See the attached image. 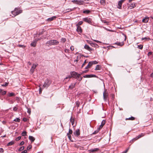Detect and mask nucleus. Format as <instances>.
Returning <instances> with one entry per match:
<instances>
[{"mask_svg": "<svg viewBox=\"0 0 153 153\" xmlns=\"http://www.w3.org/2000/svg\"><path fill=\"white\" fill-rule=\"evenodd\" d=\"M90 12V11L89 10H84L83 11V13H87V14H88V13H89Z\"/></svg>", "mask_w": 153, "mask_h": 153, "instance_id": "nucleus-34", "label": "nucleus"}, {"mask_svg": "<svg viewBox=\"0 0 153 153\" xmlns=\"http://www.w3.org/2000/svg\"><path fill=\"white\" fill-rule=\"evenodd\" d=\"M27 112L28 113L30 114V109H29V108H28V109H27Z\"/></svg>", "mask_w": 153, "mask_h": 153, "instance_id": "nucleus-60", "label": "nucleus"}, {"mask_svg": "<svg viewBox=\"0 0 153 153\" xmlns=\"http://www.w3.org/2000/svg\"><path fill=\"white\" fill-rule=\"evenodd\" d=\"M2 95H4L6 93V91H4L3 92H2Z\"/></svg>", "mask_w": 153, "mask_h": 153, "instance_id": "nucleus-52", "label": "nucleus"}, {"mask_svg": "<svg viewBox=\"0 0 153 153\" xmlns=\"http://www.w3.org/2000/svg\"><path fill=\"white\" fill-rule=\"evenodd\" d=\"M72 131L70 128L69 129V132L67 134H72Z\"/></svg>", "mask_w": 153, "mask_h": 153, "instance_id": "nucleus-38", "label": "nucleus"}, {"mask_svg": "<svg viewBox=\"0 0 153 153\" xmlns=\"http://www.w3.org/2000/svg\"><path fill=\"white\" fill-rule=\"evenodd\" d=\"M15 95V94L13 92L10 93L8 94V96L9 97L14 96Z\"/></svg>", "mask_w": 153, "mask_h": 153, "instance_id": "nucleus-25", "label": "nucleus"}, {"mask_svg": "<svg viewBox=\"0 0 153 153\" xmlns=\"http://www.w3.org/2000/svg\"><path fill=\"white\" fill-rule=\"evenodd\" d=\"M80 74H77V75L76 76V77L75 79H78L80 77Z\"/></svg>", "mask_w": 153, "mask_h": 153, "instance_id": "nucleus-40", "label": "nucleus"}, {"mask_svg": "<svg viewBox=\"0 0 153 153\" xmlns=\"http://www.w3.org/2000/svg\"><path fill=\"white\" fill-rule=\"evenodd\" d=\"M138 48L139 49H142L143 48V46L142 45H138Z\"/></svg>", "mask_w": 153, "mask_h": 153, "instance_id": "nucleus-36", "label": "nucleus"}, {"mask_svg": "<svg viewBox=\"0 0 153 153\" xmlns=\"http://www.w3.org/2000/svg\"><path fill=\"white\" fill-rule=\"evenodd\" d=\"M67 135L69 139L71 140V134H67Z\"/></svg>", "mask_w": 153, "mask_h": 153, "instance_id": "nucleus-45", "label": "nucleus"}, {"mask_svg": "<svg viewBox=\"0 0 153 153\" xmlns=\"http://www.w3.org/2000/svg\"><path fill=\"white\" fill-rule=\"evenodd\" d=\"M91 63L92 65H93L94 64H96L98 63V62L96 61H93L90 62Z\"/></svg>", "mask_w": 153, "mask_h": 153, "instance_id": "nucleus-31", "label": "nucleus"}, {"mask_svg": "<svg viewBox=\"0 0 153 153\" xmlns=\"http://www.w3.org/2000/svg\"><path fill=\"white\" fill-rule=\"evenodd\" d=\"M105 0H100V3L104 5L105 3Z\"/></svg>", "mask_w": 153, "mask_h": 153, "instance_id": "nucleus-28", "label": "nucleus"}, {"mask_svg": "<svg viewBox=\"0 0 153 153\" xmlns=\"http://www.w3.org/2000/svg\"><path fill=\"white\" fill-rule=\"evenodd\" d=\"M4 150L3 149L1 148H0V152H3Z\"/></svg>", "mask_w": 153, "mask_h": 153, "instance_id": "nucleus-58", "label": "nucleus"}, {"mask_svg": "<svg viewBox=\"0 0 153 153\" xmlns=\"http://www.w3.org/2000/svg\"><path fill=\"white\" fill-rule=\"evenodd\" d=\"M61 40H62V41L63 42H65L66 41V39L65 38H62Z\"/></svg>", "mask_w": 153, "mask_h": 153, "instance_id": "nucleus-51", "label": "nucleus"}, {"mask_svg": "<svg viewBox=\"0 0 153 153\" xmlns=\"http://www.w3.org/2000/svg\"><path fill=\"white\" fill-rule=\"evenodd\" d=\"M59 43V42L56 40H51L48 41L46 43L51 45H57Z\"/></svg>", "mask_w": 153, "mask_h": 153, "instance_id": "nucleus-2", "label": "nucleus"}, {"mask_svg": "<svg viewBox=\"0 0 153 153\" xmlns=\"http://www.w3.org/2000/svg\"><path fill=\"white\" fill-rule=\"evenodd\" d=\"M84 48L89 51H92V48H91L88 45H85L84 46Z\"/></svg>", "mask_w": 153, "mask_h": 153, "instance_id": "nucleus-16", "label": "nucleus"}, {"mask_svg": "<svg viewBox=\"0 0 153 153\" xmlns=\"http://www.w3.org/2000/svg\"><path fill=\"white\" fill-rule=\"evenodd\" d=\"M68 51H69L67 49H65V51L66 53L68 52Z\"/></svg>", "mask_w": 153, "mask_h": 153, "instance_id": "nucleus-63", "label": "nucleus"}, {"mask_svg": "<svg viewBox=\"0 0 153 153\" xmlns=\"http://www.w3.org/2000/svg\"><path fill=\"white\" fill-rule=\"evenodd\" d=\"M14 121L16 122H19L20 121V119L18 118H16L14 120Z\"/></svg>", "mask_w": 153, "mask_h": 153, "instance_id": "nucleus-33", "label": "nucleus"}, {"mask_svg": "<svg viewBox=\"0 0 153 153\" xmlns=\"http://www.w3.org/2000/svg\"><path fill=\"white\" fill-rule=\"evenodd\" d=\"M8 83L7 82H5L4 84H2L1 85L2 86H7Z\"/></svg>", "mask_w": 153, "mask_h": 153, "instance_id": "nucleus-42", "label": "nucleus"}, {"mask_svg": "<svg viewBox=\"0 0 153 153\" xmlns=\"http://www.w3.org/2000/svg\"><path fill=\"white\" fill-rule=\"evenodd\" d=\"M23 120L24 121V122H26L27 120V119L26 118H24L23 119Z\"/></svg>", "mask_w": 153, "mask_h": 153, "instance_id": "nucleus-54", "label": "nucleus"}, {"mask_svg": "<svg viewBox=\"0 0 153 153\" xmlns=\"http://www.w3.org/2000/svg\"><path fill=\"white\" fill-rule=\"evenodd\" d=\"M19 46L20 47H22V48H24V47H25V46H24V45H19Z\"/></svg>", "mask_w": 153, "mask_h": 153, "instance_id": "nucleus-59", "label": "nucleus"}, {"mask_svg": "<svg viewBox=\"0 0 153 153\" xmlns=\"http://www.w3.org/2000/svg\"><path fill=\"white\" fill-rule=\"evenodd\" d=\"M92 65L91 64V62H90L85 67V69H87L88 68H91V67L92 66Z\"/></svg>", "mask_w": 153, "mask_h": 153, "instance_id": "nucleus-23", "label": "nucleus"}, {"mask_svg": "<svg viewBox=\"0 0 153 153\" xmlns=\"http://www.w3.org/2000/svg\"><path fill=\"white\" fill-rule=\"evenodd\" d=\"M37 41V40L35 39L31 43L30 45L32 46L35 47L36 45V42Z\"/></svg>", "mask_w": 153, "mask_h": 153, "instance_id": "nucleus-14", "label": "nucleus"}, {"mask_svg": "<svg viewBox=\"0 0 153 153\" xmlns=\"http://www.w3.org/2000/svg\"><path fill=\"white\" fill-rule=\"evenodd\" d=\"M15 143L14 141H11L8 143L7 144V146H12Z\"/></svg>", "mask_w": 153, "mask_h": 153, "instance_id": "nucleus-21", "label": "nucleus"}, {"mask_svg": "<svg viewBox=\"0 0 153 153\" xmlns=\"http://www.w3.org/2000/svg\"><path fill=\"white\" fill-rule=\"evenodd\" d=\"M24 148V146H22L19 149V151H20L23 150Z\"/></svg>", "mask_w": 153, "mask_h": 153, "instance_id": "nucleus-41", "label": "nucleus"}, {"mask_svg": "<svg viewBox=\"0 0 153 153\" xmlns=\"http://www.w3.org/2000/svg\"><path fill=\"white\" fill-rule=\"evenodd\" d=\"M72 1L74 3L76 4L79 5H82L83 4V1L81 0L78 1L77 0H74Z\"/></svg>", "mask_w": 153, "mask_h": 153, "instance_id": "nucleus-7", "label": "nucleus"}, {"mask_svg": "<svg viewBox=\"0 0 153 153\" xmlns=\"http://www.w3.org/2000/svg\"><path fill=\"white\" fill-rule=\"evenodd\" d=\"M143 39H146V40H149L150 39L148 37H144V38H142V40H143Z\"/></svg>", "mask_w": 153, "mask_h": 153, "instance_id": "nucleus-43", "label": "nucleus"}, {"mask_svg": "<svg viewBox=\"0 0 153 153\" xmlns=\"http://www.w3.org/2000/svg\"><path fill=\"white\" fill-rule=\"evenodd\" d=\"M27 151L26 150H25L24 151L22 152L21 153H27Z\"/></svg>", "mask_w": 153, "mask_h": 153, "instance_id": "nucleus-57", "label": "nucleus"}, {"mask_svg": "<svg viewBox=\"0 0 153 153\" xmlns=\"http://www.w3.org/2000/svg\"><path fill=\"white\" fill-rule=\"evenodd\" d=\"M71 77H72V76L71 75V76H68L67 77H66L65 79H70Z\"/></svg>", "mask_w": 153, "mask_h": 153, "instance_id": "nucleus-46", "label": "nucleus"}, {"mask_svg": "<svg viewBox=\"0 0 153 153\" xmlns=\"http://www.w3.org/2000/svg\"><path fill=\"white\" fill-rule=\"evenodd\" d=\"M101 69V66L99 65H97L96 66V67L95 69V70H100Z\"/></svg>", "mask_w": 153, "mask_h": 153, "instance_id": "nucleus-22", "label": "nucleus"}, {"mask_svg": "<svg viewBox=\"0 0 153 153\" xmlns=\"http://www.w3.org/2000/svg\"><path fill=\"white\" fill-rule=\"evenodd\" d=\"M51 80L47 79L45 80L43 86L44 88H47L51 85Z\"/></svg>", "mask_w": 153, "mask_h": 153, "instance_id": "nucleus-3", "label": "nucleus"}, {"mask_svg": "<svg viewBox=\"0 0 153 153\" xmlns=\"http://www.w3.org/2000/svg\"><path fill=\"white\" fill-rule=\"evenodd\" d=\"M78 73L75 71L71 72L70 74L72 76V77L75 78L76 76L77 75Z\"/></svg>", "mask_w": 153, "mask_h": 153, "instance_id": "nucleus-10", "label": "nucleus"}, {"mask_svg": "<svg viewBox=\"0 0 153 153\" xmlns=\"http://www.w3.org/2000/svg\"><path fill=\"white\" fill-rule=\"evenodd\" d=\"M106 89H105V91L103 93V97L104 99L105 100L108 96V94L106 92Z\"/></svg>", "mask_w": 153, "mask_h": 153, "instance_id": "nucleus-8", "label": "nucleus"}, {"mask_svg": "<svg viewBox=\"0 0 153 153\" xmlns=\"http://www.w3.org/2000/svg\"><path fill=\"white\" fill-rule=\"evenodd\" d=\"M105 121L104 120H103L101 123V124L100 125L99 127V130L101 129L103 127V126H104V125L105 124Z\"/></svg>", "mask_w": 153, "mask_h": 153, "instance_id": "nucleus-13", "label": "nucleus"}, {"mask_svg": "<svg viewBox=\"0 0 153 153\" xmlns=\"http://www.w3.org/2000/svg\"><path fill=\"white\" fill-rule=\"evenodd\" d=\"M29 139L32 142H33L35 140V138L32 136H30L29 137Z\"/></svg>", "mask_w": 153, "mask_h": 153, "instance_id": "nucleus-20", "label": "nucleus"}, {"mask_svg": "<svg viewBox=\"0 0 153 153\" xmlns=\"http://www.w3.org/2000/svg\"><path fill=\"white\" fill-rule=\"evenodd\" d=\"M83 23V22L82 21H80L79 22L78 24L77 25H78L79 26L80 25H81Z\"/></svg>", "mask_w": 153, "mask_h": 153, "instance_id": "nucleus-48", "label": "nucleus"}, {"mask_svg": "<svg viewBox=\"0 0 153 153\" xmlns=\"http://www.w3.org/2000/svg\"><path fill=\"white\" fill-rule=\"evenodd\" d=\"M152 54V52H149V53L148 54V56H150V55H151Z\"/></svg>", "mask_w": 153, "mask_h": 153, "instance_id": "nucleus-62", "label": "nucleus"}, {"mask_svg": "<svg viewBox=\"0 0 153 153\" xmlns=\"http://www.w3.org/2000/svg\"><path fill=\"white\" fill-rule=\"evenodd\" d=\"M56 18V16H52L51 18H49L47 19V21H51L55 19Z\"/></svg>", "mask_w": 153, "mask_h": 153, "instance_id": "nucleus-19", "label": "nucleus"}, {"mask_svg": "<svg viewBox=\"0 0 153 153\" xmlns=\"http://www.w3.org/2000/svg\"><path fill=\"white\" fill-rule=\"evenodd\" d=\"M22 12V10H19V9L17 8H15L13 11H12L11 13L14 16H13V17L19 15Z\"/></svg>", "mask_w": 153, "mask_h": 153, "instance_id": "nucleus-1", "label": "nucleus"}, {"mask_svg": "<svg viewBox=\"0 0 153 153\" xmlns=\"http://www.w3.org/2000/svg\"><path fill=\"white\" fill-rule=\"evenodd\" d=\"M31 148V146H29L27 148V150L30 149Z\"/></svg>", "mask_w": 153, "mask_h": 153, "instance_id": "nucleus-56", "label": "nucleus"}, {"mask_svg": "<svg viewBox=\"0 0 153 153\" xmlns=\"http://www.w3.org/2000/svg\"><path fill=\"white\" fill-rule=\"evenodd\" d=\"M82 77H81L80 78H79L78 79V80L79 81H81L82 80Z\"/></svg>", "mask_w": 153, "mask_h": 153, "instance_id": "nucleus-64", "label": "nucleus"}, {"mask_svg": "<svg viewBox=\"0 0 153 153\" xmlns=\"http://www.w3.org/2000/svg\"><path fill=\"white\" fill-rule=\"evenodd\" d=\"M76 83L75 84H71L69 86V88L72 89H73L75 86Z\"/></svg>", "mask_w": 153, "mask_h": 153, "instance_id": "nucleus-24", "label": "nucleus"}, {"mask_svg": "<svg viewBox=\"0 0 153 153\" xmlns=\"http://www.w3.org/2000/svg\"><path fill=\"white\" fill-rule=\"evenodd\" d=\"M79 104L80 102L79 101H77L76 102V105L77 107L78 108L79 107Z\"/></svg>", "mask_w": 153, "mask_h": 153, "instance_id": "nucleus-35", "label": "nucleus"}, {"mask_svg": "<svg viewBox=\"0 0 153 153\" xmlns=\"http://www.w3.org/2000/svg\"><path fill=\"white\" fill-rule=\"evenodd\" d=\"M94 41H95V42H97V43H101V42L98 40H93Z\"/></svg>", "mask_w": 153, "mask_h": 153, "instance_id": "nucleus-61", "label": "nucleus"}, {"mask_svg": "<svg viewBox=\"0 0 153 153\" xmlns=\"http://www.w3.org/2000/svg\"><path fill=\"white\" fill-rule=\"evenodd\" d=\"M70 120L71 122V123L72 125H73L74 123V120L73 118H72V117H71Z\"/></svg>", "mask_w": 153, "mask_h": 153, "instance_id": "nucleus-26", "label": "nucleus"}, {"mask_svg": "<svg viewBox=\"0 0 153 153\" xmlns=\"http://www.w3.org/2000/svg\"><path fill=\"white\" fill-rule=\"evenodd\" d=\"M99 150V149L97 148H95L94 149H91L90 151L91 152H94V151H97Z\"/></svg>", "mask_w": 153, "mask_h": 153, "instance_id": "nucleus-29", "label": "nucleus"}, {"mask_svg": "<svg viewBox=\"0 0 153 153\" xmlns=\"http://www.w3.org/2000/svg\"><path fill=\"white\" fill-rule=\"evenodd\" d=\"M76 26L77 27L76 31L79 33H80L82 32V29L81 27L78 25H76Z\"/></svg>", "mask_w": 153, "mask_h": 153, "instance_id": "nucleus-11", "label": "nucleus"}, {"mask_svg": "<svg viewBox=\"0 0 153 153\" xmlns=\"http://www.w3.org/2000/svg\"><path fill=\"white\" fill-rule=\"evenodd\" d=\"M145 135V134L144 133H141L140 134H139L137 137H136L135 138H134L131 140L130 141V142H132L134 141H135L137 140L138 139L144 136Z\"/></svg>", "mask_w": 153, "mask_h": 153, "instance_id": "nucleus-4", "label": "nucleus"}, {"mask_svg": "<svg viewBox=\"0 0 153 153\" xmlns=\"http://www.w3.org/2000/svg\"><path fill=\"white\" fill-rule=\"evenodd\" d=\"M37 65L34 64H33L31 68L30 69V71L32 74L33 73L34 71V69L36 68Z\"/></svg>", "mask_w": 153, "mask_h": 153, "instance_id": "nucleus-9", "label": "nucleus"}, {"mask_svg": "<svg viewBox=\"0 0 153 153\" xmlns=\"http://www.w3.org/2000/svg\"><path fill=\"white\" fill-rule=\"evenodd\" d=\"M21 136H19V137H17L16 139V140L17 141H18L19 140L21 139Z\"/></svg>", "mask_w": 153, "mask_h": 153, "instance_id": "nucleus-44", "label": "nucleus"}, {"mask_svg": "<svg viewBox=\"0 0 153 153\" xmlns=\"http://www.w3.org/2000/svg\"><path fill=\"white\" fill-rule=\"evenodd\" d=\"M134 119H135V118L133 117H129L128 118H126V120H134Z\"/></svg>", "mask_w": 153, "mask_h": 153, "instance_id": "nucleus-27", "label": "nucleus"}, {"mask_svg": "<svg viewBox=\"0 0 153 153\" xmlns=\"http://www.w3.org/2000/svg\"><path fill=\"white\" fill-rule=\"evenodd\" d=\"M74 134L76 136H78L80 134V131L79 129H76L75 131L74 132Z\"/></svg>", "mask_w": 153, "mask_h": 153, "instance_id": "nucleus-15", "label": "nucleus"}, {"mask_svg": "<svg viewBox=\"0 0 153 153\" xmlns=\"http://www.w3.org/2000/svg\"><path fill=\"white\" fill-rule=\"evenodd\" d=\"M83 19V21L89 24L92 23V20L90 18L86 17L84 18Z\"/></svg>", "mask_w": 153, "mask_h": 153, "instance_id": "nucleus-5", "label": "nucleus"}, {"mask_svg": "<svg viewBox=\"0 0 153 153\" xmlns=\"http://www.w3.org/2000/svg\"><path fill=\"white\" fill-rule=\"evenodd\" d=\"M125 1V0H121L119 1L118 3L117 8L119 9H121L122 3Z\"/></svg>", "mask_w": 153, "mask_h": 153, "instance_id": "nucleus-6", "label": "nucleus"}, {"mask_svg": "<svg viewBox=\"0 0 153 153\" xmlns=\"http://www.w3.org/2000/svg\"><path fill=\"white\" fill-rule=\"evenodd\" d=\"M136 3H132L130 5L129 7L130 9H133L136 7Z\"/></svg>", "mask_w": 153, "mask_h": 153, "instance_id": "nucleus-18", "label": "nucleus"}, {"mask_svg": "<svg viewBox=\"0 0 153 153\" xmlns=\"http://www.w3.org/2000/svg\"><path fill=\"white\" fill-rule=\"evenodd\" d=\"M17 109L18 108L16 107H14L13 108V110L14 111H16Z\"/></svg>", "mask_w": 153, "mask_h": 153, "instance_id": "nucleus-49", "label": "nucleus"}, {"mask_svg": "<svg viewBox=\"0 0 153 153\" xmlns=\"http://www.w3.org/2000/svg\"><path fill=\"white\" fill-rule=\"evenodd\" d=\"M96 75L93 74L86 75L83 76L84 78H91L93 77H96Z\"/></svg>", "mask_w": 153, "mask_h": 153, "instance_id": "nucleus-12", "label": "nucleus"}, {"mask_svg": "<svg viewBox=\"0 0 153 153\" xmlns=\"http://www.w3.org/2000/svg\"><path fill=\"white\" fill-rule=\"evenodd\" d=\"M149 20V17H146L143 19L142 22L144 23H146L148 22Z\"/></svg>", "mask_w": 153, "mask_h": 153, "instance_id": "nucleus-17", "label": "nucleus"}, {"mask_svg": "<svg viewBox=\"0 0 153 153\" xmlns=\"http://www.w3.org/2000/svg\"><path fill=\"white\" fill-rule=\"evenodd\" d=\"M91 45L92 46H94V47H96L98 46V45L97 44L95 43H92Z\"/></svg>", "mask_w": 153, "mask_h": 153, "instance_id": "nucleus-37", "label": "nucleus"}, {"mask_svg": "<svg viewBox=\"0 0 153 153\" xmlns=\"http://www.w3.org/2000/svg\"><path fill=\"white\" fill-rule=\"evenodd\" d=\"M129 149V148H128L127 149H126L125 151L123 152L122 153H126L128 151Z\"/></svg>", "mask_w": 153, "mask_h": 153, "instance_id": "nucleus-50", "label": "nucleus"}, {"mask_svg": "<svg viewBox=\"0 0 153 153\" xmlns=\"http://www.w3.org/2000/svg\"><path fill=\"white\" fill-rule=\"evenodd\" d=\"M87 62H86V60H85L84 63L82 64V68H83L84 66L85 65V64H86Z\"/></svg>", "mask_w": 153, "mask_h": 153, "instance_id": "nucleus-39", "label": "nucleus"}, {"mask_svg": "<svg viewBox=\"0 0 153 153\" xmlns=\"http://www.w3.org/2000/svg\"><path fill=\"white\" fill-rule=\"evenodd\" d=\"M21 134L22 136H25L27 135V132L26 131H24Z\"/></svg>", "mask_w": 153, "mask_h": 153, "instance_id": "nucleus-32", "label": "nucleus"}, {"mask_svg": "<svg viewBox=\"0 0 153 153\" xmlns=\"http://www.w3.org/2000/svg\"><path fill=\"white\" fill-rule=\"evenodd\" d=\"M74 8L72 9H67L66 10H68V11H67V12H68L73 10H74Z\"/></svg>", "mask_w": 153, "mask_h": 153, "instance_id": "nucleus-47", "label": "nucleus"}, {"mask_svg": "<svg viewBox=\"0 0 153 153\" xmlns=\"http://www.w3.org/2000/svg\"><path fill=\"white\" fill-rule=\"evenodd\" d=\"M70 49L71 50V51H73L74 49V46H71L70 47Z\"/></svg>", "mask_w": 153, "mask_h": 153, "instance_id": "nucleus-53", "label": "nucleus"}, {"mask_svg": "<svg viewBox=\"0 0 153 153\" xmlns=\"http://www.w3.org/2000/svg\"><path fill=\"white\" fill-rule=\"evenodd\" d=\"M24 143V142L23 141H22L20 143V145L22 146L23 145Z\"/></svg>", "mask_w": 153, "mask_h": 153, "instance_id": "nucleus-55", "label": "nucleus"}, {"mask_svg": "<svg viewBox=\"0 0 153 153\" xmlns=\"http://www.w3.org/2000/svg\"><path fill=\"white\" fill-rule=\"evenodd\" d=\"M116 44H117V45H120V46H122L124 45V43L123 42H119V43H116Z\"/></svg>", "mask_w": 153, "mask_h": 153, "instance_id": "nucleus-30", "label": "nucleus"}]
</instances>
